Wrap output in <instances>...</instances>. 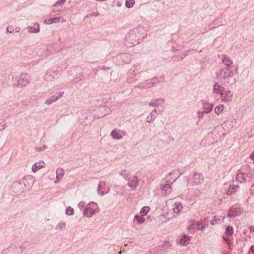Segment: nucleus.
I'll use <instances>...</instances> for the list:
<instances>
[{
	"instance_id": "1",
	"label": "nucleus",
	"mask_w": 254,
	"mask_h": 254,
	"mask_svg": "<svg viewBox=\"0 0 254 254\" xmlns=\"http://www.w3.org/2000/svg\"><path fill=\"white\" fill-rule=\"evenodd\" d=\"M146 35L143 28H136L130 31L125 36L126 44L128 47H132L138 44Z\"/></svg>"
},
{
	"instance_id": "2",
	"label": "nucleus",
	"mask_w": 254,
	"mask_h": 254,
	"mask_svg": "<svg viewBox=\"0 0 254 254\" xmlns=\"http://www.w3.org/2000/svg\"><path fill=\"white\" fill-rule=\"evenodd\" d=\"M216 77L217 79L222 80L224 85L232 84L236 82L234 73L231 69L220 68L216 73Z\"/></svg>"
},
{
	"instance_id": "3",
	"label": "nucleus",
	"mask_w": 254,
	"mask_h": 254,
	"mask_svg": "<svg viewBox=\"0 0 254 254\" xmlns=\"http://www.w3.org/2000/svg\"><path fill=\"white\" fill-rule=\"evenodd\" d=\"M12 189L14 192L17 195L23 193L26 189V185L24 180L14 182L12 185Z\"/></svg>"
},
{
	"instance_id": "4",
	"label": "nucleus",
	"mask_w": 254,
	"mask_h": 254,
	"mask_svg": "<svg viewBox=\"0 0 254 254\" xmlns=\"http://www.w3.org/2000/svg\"><path fill=\"white\" fill-rule=\"evenodd\" d=\"M242 211L240 206L238 204H236L233 205L230 209L228 217L229 218H234L240 215Z\"/></svg>"
},
{
	"instance_id": "5",
	"label": "nucleus",
	"mask_w": 254,
	"mask_h": 254,
	"mask_svg": "<svg viewBox=\"0 0 254 254\" xmlns=\"http://www.w3.org/2000/svg\"><path fill=\"white\" fill-rule=\"evenodd\" d=\"M117 58L121 61V64H126L129 63L131 59V55L128 53H123L118 56Z\"/></svg>"
},
{
	"instance_id": "6",
	"label": "nucleus",
	"mask_w": 254,
	"mask_h": 254,
	"mask_svg": "<svg viewBox=\"0 0 254 254\" xmlns=\"http://www.w3.org/2000/svg\"><path fill=\"white\" fill-rule=\"evenodd\" d=\"M232 94L230 91H224L220 95V98L224 102H229L232 101Z\"/></svg>"
},
{
	"instance_id": "7",
	"label": "nucleus",
	"mask_w": 254,
	"mask_h": 254,
	"mask_svg": "<svg viewBox=\"0 0 254 254\" xmlns=\"http://www.w3.org/2000/svg\"><path fill=\"white\" fill-rule=\"evenodd\" d=\"M204 181L203 176L202 174L195 173L193 176L192 185H198L201 184Z\"/></svg>"
},
{
	"instance_id": "8",
	"label": "nucleus",
	"mask_w": 254,
	"mask_h": 254,
	"mask_svg": "<svg viewBox=\"0 0 254 254\" xmlns=\"http://www.w3.org/2000/svg\"><path fill=\"white\" fill-rule=\"evenodd\" d=\"M222 62L225 66V68L231 69L233 63L228 56L226 55H222Z\"/></svg>"
},
{
	"instance_id": "9",
	"label": "nucleus",
	"mask_w": 254,
	"mask_h": 254,
	"mask_svg": "<svg viewBox=\"0 0 254 254\" xmlns=\"http://www.w3.org/2000/svg\"><path fill=\"white\" fill-rule=\"evenodd\" d=\"M29 80L25 74H22L18 80V86L22 87L29 83Z\"/></svg>"
},
{
	"instance_id": "10",
	"label": "nucleus",
	"mask_w": 254,
	"mask_h": 254,
	"mask_svg": "<svg viewBox=\"0 0 254 254\" xmlns=\"http://www.w3.org/2000/svg\"><path fill=\"white\" fill-rule=\"evenodd\" d=\"M98 212V209H93L88 206H86L83 212L84 216L90 218L95 213Z\"/></svg>"
},
{
	"instance_id": "11",
	"label": "nucleus",
	"mask_w": 254,
	"mask_h": 254,
	"mask_svg": "<svg viewBox=\"0 0 254 254\" xmlns=\"http://www.w3.org/2000/svg\"><path fill=\"white\" fill-rule=\"evenodd\" d=\"M56 181H54V183L58 182L64 176V170L62 168H58L56 170Z\"/></svg>"
},
{
	"instance_id": "12",
	"label": "nucleus",
	"mask_w": 254,
	"mask_h": 254,
	"mask_svg": "<svg viewBox=\"0 0 254 254\" xmlns=\"http://www.w3.org/2000/svg\"><path fill=\"white\" fill-rule=\"evenodd\" d=\"M138 184V177L136 176L129 179L128 186L132 188H135Z\"/></svg>"
},
{
	"instance_id": "13",
	"label": "nucleus",
	"mask_w": 254,
	"mask_h": 254,
	"mask_svg": "<svg viewBox=\"0 0 254 254\" xmlns=\"http://www.w3.org/2000/svg\"><path fill=\"white\" fill-rule=\"evenodd\" d=\"M202 103L203 106V108L204 111L201 113V114L203 115L204 113H209L213 108V104H209L206 101H202Z\"/></svg>"
},
{
	"instance_id": "14",
	"label": "nucleus",
	"mask_w": 254,
	"mask_h": 254,
	"mask_svg": "<svg viewBox=\"0 0 254 254\" xmlns=\"http://www.w3.org/2000/svg\"><path fill=\"white\" fill-rule=\"evenodd\" d=\"M45 165V163L43 161H40L39 162H36L32 166V171L34 172H37L40 168L43 167Z\"/></svg>"
},
{
	"instance_id": "15",
	"label": "nucleus",
	"mask_w": 254,
	"mask_h": 254,
	"mask_svg": "<svg viewBox=\"0 0 254 254\" xmlns=\"http://www.w3.org/2000/svg\"><path fill=\"white\" fill-rule=\"evenodd\" d=\"M224 88L221 86L218 82H216L213 85V90L215 93L220 94L223 92Z\"/></svg>"
},
{
	"instance_id": "16",
	"label": "nucleus",
	"mask_w": 254,
	"mask_h": 254,
	"mask_svg": "<svg viewBox=\"0 0 254 254\" xmlns=\"http://www.w3.org/2000/svg\"><path fill=\"white\" fill-rule=\"evenodd\" d=\"M120 130L115 129L111 133V136L112 137L116 140H120L122 138L123 136L120 134Z\"/></svg>"
},
{
	"instance_id": "17",
	"label": "nucleus",
	"mask_w": 254,
	"mask_h": 254,
	"mask_svg": "<svg viewBox=\"0 0 254 254\" xmlns=\"http://www.w3.org/2000/svg\"><path fill=\"white\" fill-rule=\"evenodd\" d=\"M27 29L29 33H36L39 32V25L36 23L33 26H29Z\"/></svg>"
},
{
	"instance_id": "18",
	"label": "nucleus",
	"mask_w": 254,
	"mask_h": 254,
	"mask_svg": "<svg viewBox=\"0 0 254 254\" xmlns=\"http://www.w3.org/2000/svg\"><path fill=\"white\" fill-rule=\"evenodd\" d=\"M236 180L241 183L246 182L244 174L238 171L236 174Z\"/></svg>"
},
{
	"instance_id": "19",
	"label": "nucleus",
	"mask_w": 254,
	"mask_h": 254,
	"mask_svg": "<svg viewBox=\"0 0 254 254\" xmlns=\"http://www.w3.org/2000/svg\"><path fill=\"white\" fill-rule=\"evenodd\" d=\"M163 191H164L165 195H168L171 192V187L169 184L163 185L161 188Z\"/></svg>"
},
{
	"instance_id": "20",
	"label": "nucleus",
	"mask_w": 254,
	"mask_h": 254,
	"mask_svg": "<svg viewBox=\"0 0 254 254\" xmlns=\"http://www.w3.org/2000/svg\"><path fill=\"white\" fill-rule=\"evenodd\" d=\"M239 187L238 185H230L228 189L227 194L228 195H231L233 193L235 192Z\"/></svg>"
},
{
	"instance_id": "21",
	"label": "nucleus",
	"mask_w": 254,
	"mask_h": 254,
	"mask_svg": "<svg viewBox=\"0 0 254 254\" xmlns=\"http://www.w3.org/2000/svg\"><path fill=\"white\" fill-rule=\"evenodd\" d=\"M190 241L189 237L184 234L182 236L180 241V244L182 246H186Z\"/></svg>"
},
{
	"instance_id": "22",
	"label": "nucleus",
	"mask_w": 254,
	"mask_h": 254,
	"mask_svg": "<svg viewBox=\"0 0 254 254\" xmlns=\"http://www.w3.org/2000/svg\"><path fill=\"white\" fill-rule=\"evenodd\" d=\"M183 208L182 204L179 202L175 203V206L173 208V210L174 213H178L180 212Z\"/></svg>"
},
{
	"instance_id": "23",
	"label": "nucleus",
	"mask_w": 254,
	"mask_h": 254,
	"mask_svg": "<svg viewBox=\"0 0 254 254\" xmlns=\"http://www.w3.org/2000/svg\"><path fill=\"white\" fill-rule=\"evenodd\" d=\"M105 185H106L105 182L104 181H100L98 184V188H97V192L99 195H100L101 196L103 195L104 193H103V192H101L100 190L101 189H103L105 187Z\"/></svg>"
},
{
	"instance_id": "24",
	"label": "nucleus",
	"mask_w": 254,
	"mask_h": 254,
	"mask_svg": "<svg viewBox=\"0 0 254 254\" xmlns=\"http://www.w3.org/2000/svg\"><path fill=\"white\" fill-rule=\"evenodd\" d=\"M163 102H164V100L163 99H156L154 101H151L149 103V105L150 106L155 107V106H157L158 105H161V104H163Z\"/></svg>"
},
{
	"instance_id": "25",
	"label": "nucleus",
	"mask_w": 254,
	"mask_h": 254,
	"mask_svg": "<svg viewBox=\"0 0 254 254\" xmlns=\"http://www.w3.org/2000/svg\"><path fill=\"white\" fill-rule=\"evenodd\" d=\"M156 112V110H154V111H152L150 114L147 117L146 120L147 122L151 123L153 122L154 120V119L155 118V116L154 114V113Z\"/></svg>"
},
{
	"instance_id": "26",
	"label": "nucleus",
	"mask_w": 254,
	"mask_h": 254,
	"mask_svg": "<svg viewBox=\"0 0 254 254\" xmlns=\"http://www.w3.org/2000/svg\"><path fill=\"white\" fill-rule=\"evenodd\" d=\"M57 100H58V98L56 97V95H53L49 98L47 99L45 101V103L47 105H50Z\"/></svg>"
},
{
	"instance_id": "27",
	"label": "nucleus",
	"mask_w": 254,
	"mask_h": 254,
	"mask_svg": "<svg viewBox=\"0 0 254 254\" xmlns=\"http://www.w3.org/2000/svg\"><path fill=\"white\" fill-rule=\"evenodd\" d=\"M153 79H149L145 81L144 83L143 86L144 88H150L153 86L154 83L153 82Z\"/></svg>"
},
{
	"instance_id": "28",
	"label": "nucleus",
	"mask_w": 254,
	"mask_h": 254,
	"mask_svg": "<svg viewBox=\"0 0 254 254\" xmlns=\"http://www.w3.org/2000/svg\"><path fill=\"white\" fill-rule=\"evenodd\" d=\"M20 29L19 27H16L14 28L13 26H8L6 28V32L9 33H12L13 31H15L16 32H19Z\"/></svg>"
},
{
	"instance_id": "29",
	"label": "nucleus",
	"mask_w": 254,
	"mask_h": 254,
	"mask_svg": "<svg viewBox=\"0 0 254 254\" xmlns=\"http://www.w3.org/2000/svg\"><path fill=\"white\" fill-rule=\"evenodd\" d=\"M66 228V224L65 223H59L56 226L55 229L58 230L63 231Z\"/></svg>"
},
{
	"instance_id": "30",
	"label": "nucleus",
	"mask_w": 254,
	"mask_h": 254,
	"mask_svg": "<svg viewBox=\"0 0 254 254\" xmlns=\"http://www.w3.org/2000/svg\"><path fill=\"white\" fill-rule=\"evenodd\" d=\"M135 4V0H127L125 2L126 6L127 8H132Z\"/></svg>"
},
{
	"instance_id": "31",
	"label": "nucleus",
	"mask_w": 254,
	"mask_h": 254,
	"mask_svg": "<svg viewBox=\"0 0 254 254\" xmlns=\"http://www.w3.org/2000/svg\"><path fill=\"white\" fill-rule=\"evenodd\" d=\"M62 20V22H64L65 21L64 18L62 17H54L51 18L50 23H56L59 22L60 20Z\"/></svg>"
},
{
	"instance_id": "32",
	"label": "nucleus",
	"mask_w": 254,
	"mask_h": 254,
	"mask_svg": "<svg viewBox=\"0 0 254 254\" xmlns=\"http://www.w3.org/2000/svg\"><path fill=\"white\" fill-rule=\"evenodd\" d=\"M149 210L150 208L148 206H144L142 207L140 212L141 216H144L146 215Z\"/></svg>"
},
{
	"instance_id": "33",
	"label": "nucleus",
	"mask_w": 254,
	"mask_h": 254,
	"mask_svg": "<svg viewBox=\"0 0 254 254\" xmlns=\"http://www.w3.org/2000/svg\"><path fill=\"white\" fill-rule=\"evenodd\" d=\"M224 107L223 105H220L216 106L214 110L215 113L217 114V115H219L224 110Z\"/></svg>"
},
{
	"instance_id": "34",
	"label": "nucleus",
	"mask_w": 254,
	"mask_h": 254,
	"mask_svg": "<svg viewBox=\"0 0 254 254\" xmlns=\"http://www.w3.org/2000/svg\"><path fill=\"white\" fill-rule=\"evenodd\" d=\"M143 216H139L138 215H136L135 216L134 219L135 220L138 221V223L140 224H143L145 221V219L143 217Z\"/></svg>"
},
{
	"instance_id": "35",
	"label": "nucleus",
	"mask_w": 254,
	"mask_h": 254,
	"mask_svg": "<svg viewBox=\"0 0 254 254\" xmlns=\"http://www.w3.org/2000/svg\"><path fill=\"white\" fill-rule=\"evenodd\" d=\"M5 128V123L2 119H0V132Z\"/></svg>"
},
{
	"instance_id": "36",
	"label": "nucleus",
	"mask_w": 254,
	"mask_h": 254,
	"mask_svg": "<svg viewBox=\"0 0 254 254\" xmlns=\"http://www.w3.org/2000/svg\"><path fill=\"white\" fill-rule=\"evenodd\" d=\"M226 233L228 235H232L233 233V229L232 227H231V226H228V227H227L226 230Z\"/></svg>"
},
{
	"instance_id": "37",
	"label": "nucleus",
	"mask_w": 254,
	"mask_h": 254,
	"mask_svg": "<svg viewBox=\"0 0 254 254\" xmlns=\"http://www.w3.org/2000/svg\"><path fill=\"white\" fill-rule=\"evenodd\" d=\"M74 213V210L71 207L69 206L66 208V214L69 215H72Z\"/></svg>"
},
{
	"instance_id": "38",
	"label": "nucleus",
	"mask_w": 254,
	"mask_h": 254,
	"mask_svg": "<svg viewBox=\"0 0 254 254\" xmlns=\"http://www.w3.org/2000/svg\"><path fill=\"white\" fill-rule=\"evenodd\" d=\"M65 2V0H60L58 1H57L54 4V7H57V6H58L59 5H63V4H64V3Z\"/></svg>"
},
{
	"instance_id": "39",
	"label": "nucleus",
	"mask_w": 254,
	"mask_h": 254,
	"mask_svg": "<svg viewBox=\"0 0 254 254\" xmlns=\"http://www.w3.org/2000/svg\"><path fill=\"white\" fill-rule=\"evenodd\" d=\"M120 175L126 180L127 179V178L129 176V174L127 173L125 170L122 171L121 172Z\"/></svg>"
},
{
	"instance_id": "40",
	"label": "nucleus",
	"mask_w": 254,
	"mask_h": 254,
	"mask_svg": "<svg viewBox=\"0 0 254 254\" xmlns=\"http://www.w3.org/2000/svg\"><path fill=\"white\" fill-rule=\"evenodd\" d=\"M86 203L84 201H81L78 203V206L80 210L84 209L85 207Z\"/></svg>"
},
{
	"instance_id": "41",
	"label": "nucleus",
	"mask_w": 254,
	"mask_h": 254,
	"mask_svg": "<svg viewBox=\"0 0 254 254\" xmlns=\"http://www.w3.org/2000/svg\"><path fill=\"white\" fill-rule=\"evenodd\" d=\"M189 224L188 229H191L193 228V226L195 224V222L194 221H191L189 222Z\"/></svg>"
},
{
	"instance_id": "42",
	"label": "nucleus",
	"mask_w": 254,
	"mask_h": 254,
	"mask_svg": "<svg viewBox=\"0 0 254 254\" xmlns=\"http://www.w3.org/2000/svg\"><path fill=\"white\" fill-rule=\"evenodd\" d=\"M253 177V175L249 173L247 174L246 176V180H247L248 179V181L250 182L252 180V178Z\"/></svg>"
},
{
	"instance_id": "43",
	"label": "nucleus",
	"mask_w": 254,
	"mask_h": 254,
	"mask_svg": "<svg viewBox=\"0 0 254 254\" xmlns=\"http://www.w3.org/2000/svg\"><path fill=\"white\" fill-rule=\"evenodd\" d=\"M58 95H56V97L58 98V100L61 98L64 94V92H60L57 93Z\"/></svg>"
},
{
	"instance_id": "44",
	"label": "nucleus",
	"mask_w": 254,
	"mask_h": 254,
	"mask_svg": "<svg viewBox=\"0 0 254 254\" xmlns=\"http://www.w3.org/2000/svg\"><path fill=\"white\" fill-rule=\"evenodd\" d=\"M218 223V220L215 219V217H214V218L211 220V224L212 225H215Z\"/></svg>"
},
{
	"instance_id": "45",
	"label": "nucleus",
	"mask_w": 254,
	"mask_h": 254,
	"mask_svg": "<svg viewBox=\"0 0 254 254\" xmlns=\"http://www.w3.org/2000/svg\"><path fill=\"white\" fill-rule=\"evenodd\" d=\"M47 148V147L45 145L43 146V147H39V148H38L37 149V150L38 151H44Z\"/></svg>"
},
{
	"instance_id": "46",
	"label": "nucleus",
	"mask_w": 254,
	"mask_h": 254,
	"mask_svg": "<svg viewBox=\"0 0 254 254\" xmlns=\"http://www.w3.org/2000/svg\"><path fill=\"white\" fill-rule=\"evenodd\" d=\"M99 16V13H98V12H96V13H92L91 14H90V16L92 17V16H95V17H97V16Z\"/></svg>"
},
{
	"instance_id": "47",
	"label": "nucleus",
	"mask_w": 254,
	"mask_h": 254,
	"mask_svg": "<svg viewBox=\"0 0 254 254\" xmlns=\"http://www.w3.org/2000/svg\"><path fill=\"white\" fill-rule=\"evenodd\" d=\"M250 159L251 160L254 159V152H252L249 157Z\"/></svg>"
},
{
	"instance_id": "48",
	"label": "nucleus",
	"mask_w": 254,
	"mask_h": 254,
	"mask_svg": "<svg viewBox=\"0 0 254 254\" xmlns=\"http://www.w3.org/2000/svg\"><path fill=\"white\" fill-rule=\"evenodd\" d=\"M51 18H49L48 20H45L44 23L46 24H50L52 23H50Z\"/></svg>"
},
{
	"instance_id": "49",
	"label": "nucleus",
	"mask_w": 254,
	"mask_h": 254,
	"mask_svg": "<svg viewBox=\"0 0 254 254\" xmlns=\"http://www.w3.org/2000/svg\"><path fill=\"white\" fill-rule=\"evenodd\" d=\"M250 251L254 254V246H252L250 247Z\"/></svg>"
},
{
	"instance_id": "50",
	"label": "nucleus",
	"mask_w": 254,
	"mask_h": 254,
	"mask_svg": "<svg viewBox=\"0 0 254 254\" xmlns=\"http://www.w3.org/2000/svg\"><path fill=\"white\" fill-rule=\"evenodd\" d=\"M204 227L203 226H202L201 227H199V226L198 227V229L199 230H203L204 229Z\"/></svg>"
},
{
	"instance_id": "51",
	"label": "nucleus",
	"mask_w": 254,
	"mask_h": 254,
	"mask_svg": "<svg viewBox=\"0 0 254 254\" xmlns=\"http://www.w3.org/2000/svg\"><path fill=\"white\" fill-rule=\"evenodd\" d=\"M201 113H202V112H200V111H198V114L199 117L200 118H201V116H202V115H202V114H201Z\"/></svg>"
},
{
	"instance_id": "52",
	"label": "nucleus",
	"mask_w": 254,
	"mask_h": 254,
	"mask_svg": "<svg viewBox=\"0 0 254 254\" xmlns=\"http://www.w3.org/2000/svg\"><path fill=\"white\" fill-rule=\"evenodd\" d=\"M202 223H203L202 221H200V222H198L197 223V225H198V226H199V225H201V224H202Z\"/></svg>"
},
{
	"instance_id": "53",
	"label": "nucleus",
	"mask_w": 254,
	"mask_h": 254,
	"mask_svg": "<svg viewBox=\"0 0 254 254\" xmlns=\"http://www.w3.org/2000/svg\"><path fill=\"white\" fill-rule=\"evenodd\" d=\"M254 184H253V186H254Z\"/></svg>"
}]
</instances>
